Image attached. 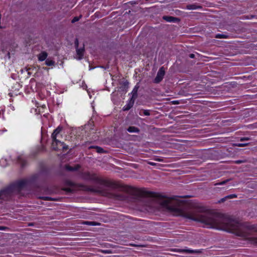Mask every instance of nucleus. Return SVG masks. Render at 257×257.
Wrapping results in <instances>:
<instances>
[{
  "label": "nucleus",
  "mask_w": 257,
  "mask_h": 257,
  "mask_svg": "<svg viewBox=\"0 0 257 257\" xmlns=\"http://www.w3.org/2000/svg\"><path fill=\"white\" fill-rule=\"evenodd\" d=\"M230 180V179H226L224 181L216 183L214 184V185H223L225 184L227 182H228Z\"/></svg>",
  "instance_id": "nucleus-17"
},
{
  "label": "nucleus",
  "mask_w": 257,
  "mask_h": 257,
  "mask_svg": "<svg viewBox=\"0 0 257 257\" xmlns=\"http://www.w3.org/2000/svg\"><path fill=\"white\" fill-rule=\"evenodd\" d=\"M89 179H91V180H96V177L95 176L93 175V176H92L91 177H90L89 178Z\"/></svg>",
  "instance_id": "nucleus-31"
},
{
  "label": "nucleus",
  "mask_w": 257,
  "mask_h": 257,
  "mask_svg": "<svg viewBox=\"0 0 257 257\" xmlns=\"http://www.w3.org/2000/svg\"><path fill=\"white\" fill-rule=\"evenodd\" d=\"M155 160L156 161H159V162H162L163 161V159H162L158 158V157L155 158Z\"/></svg>",
  "instance_id": "nucleus-30"
},
{
  "label": "nucleus",
  "mask_w": 257,
  "mask_h": 257,
  "mask_svg": "<svg viewBox=\"0 0 257 257\" xmlns=\"http://www.w3.org/2000/svg\"><path fill=\"white\" fill-rule=\"evenodd\" d=\"M6 229L5 227L0 226V230H4Z\"/></svg>",
  "instance_id": "nucleus-34"
},
{
  "label": "nucleus",
  "mask_w": 257,
  "mask_h": 257,
  "mask_svg": "<svg viewBox=\"0 0 257 257\" xmlns=\"http://www.w3.org/2000/svg\"><path fill=\"white\" fill-rule=\"evenodd\" d=\"M45 64L47 66H53L55 64V61L52 60L47 59L46 60Z\"/></svg>",
  "instance_id": "nucleus-15"
},
{
  "label": "nucleus",
  "mask_w": 257,
  "mask_h": 257,
  "mask_svg": "<svg viewBox=\"0 0 257 257\" xmlns=\"http://www.w3.org/2000/svg\"><path fill=\"white\" fill-rule=\"evenodd\" d=\"M251 240L253 244L257 245V237H253Z\"/></svg>",
  "instance_id": "nucleus-23"
},
{
  "label": "nucleus",
  "mask_w": 257,
  "mask_h": 257,
  "mask_svg": "<svg viewBox=\"0 0 257 257\" xmlns=\"http://www.w3.org/2000/svg\"><path fill=\"white\" fill-rule=\"evenodd\" d=\"M163 20L170 23H178L180 21L179 18L172 16H163Z\"/></svg>",
  "instance_id": "nucleus-7"
},
{
  "label": "nucleus",
  "mask_w": 257,
  "mask_h": 257,
  "mask_svg": "<svg viewBox=\"0 0 257 257\" xmlns=\"http://www.w3.org/2000/svg\"><path fill=\"white\" fill-rule=\"evenodd\" d=\"M250 139L248 137H243V138H241L240 139V141H248Z\"/></svg>",
  "instance_id": "nucleus-27"
},
{
  "label": "nucleus",
  "mask_w": 257,
  "mask_h": 257,
  "mask_svg": "<svg viewBox=\"0 0 257 257\" xmlns=\"http://www.w3.org/2000/svg\"><path fill=\"white\" fill-rule=\"evenodd\" d=\"M227 197L228 199L235 198L237 197V195L236 194H231L229 195H227Z\"/></svg>",
  "instance_id": "nucleus-21"
},
{
  "label": "nucleus",
  "mask_w": 257,
  "mask_h": 257,
  "mask_svg": "<svg viewBox=\"0 0 257 257\" xmlns=\"http://www.w3.org/2000/svg\"><path fill=\"white\" fill-rule=\"evenodd\" d=\"M75 44V46L76 47V53H77V55L76 56V58L77 59L80 60L82 58L83 56V53H84V48H80V49L78 48V42L77 40H76Z\"/></svg>",
  "instance_id": "nucleus-6"
},
{
  "label": "nucleus",
  "mask_w": 257,
  "mask_h": 257,
  "mask_svg": "<svg viewBox=\"0 0 257 257\" xmlns=\"http://www.w3.org/2000/svg\"><path fill=\"white\" fill-rule=\"evenodd\" d=\"M100 183L105 186L111 188L112 189H116L118 187V185L114 182L109 180H101Z\"/></svg>",
  "instance_id": "nucleus-5"
},
{
  "label": "nucleus",
  "mask_w": 257,
  "mask_h": 257,
  "mask_svg": "<svg viewBox=\"0 0 257 257\" xmlns=\"http://www.w3.org/2000/svg\"><path fill=\"white\" fill-rule=\"evenodd\" d=\"M134 100H130L129 103L127 105H125L123 107V109L124 110H129L132 106H133V105L134 104Z\"/></svg>",
  "instance_id": "nucleus-14"
},
{
  "label": "nucleus",
  "mask_w": 257,
  "mask_h": 257,
  "mask_svg": "<svg viewBox=\"0 0 257 257\" xmlns=\"http://www.w3.org/2000/svg\"><path fill=\"white\" fill-rule=\"evenodd\" d=\"M79 17H74L73 20H72V23H75L76 22H77L78 21H79Z\"/></svg>",
  "instance_id": "nucleus-24"
},
{
  "label": "nucleus",
  "mask_w": 257,
  "mask_h": 257,
  "mask_svg": "<svg viewBox=\"0 0 257 257\" xmlns=\"http://www.w3.org/2000/svg\"><path fill=\"white\" fill-rule=\"evenodd\" d=\"M216 38H226V37L225 36V35H222V34H218L216 35Z\"/></svg>",
  "instance_id": "nucleus-26"
},
{
  "label": "nucleus",
  "mask_w": 257,
  "mask_h": 257,
  "mask_svg": "<svg viewBox=\"0 0 257 257\" xmlns=\"http://www.w3.org/2000/svg\"><path fill=\"white\" fill-rule=\"evenodd\" d=\"M66 169H67V170H68L69 171H73V170L77 169V168H74L72 167L69 166H66Z\"/></svg>",
  "instance_id": "nucleus-22"
},
{
  "label": "nucleus",
  "mask_w": 257,
  "mask_h": 257,
  "mask_svg": "<svg viewBox=\"0 0 257 257\" xmlns=\"http://www.w3.org/2000/svg\"><path fill=\"white\" fill-rule=\"evenodd\" d=\"M95 149L96 150V152L99 153H101L104 152L103 149L99 147H95Z\"/></svg>",
  "instance_id": "nucleus-19"
},
{
  "label": "nucleus",
  "mask_w": 257,
  "mask_h": 257,
  "mask_svg": "<svg viewBox=\"0 0 257 257\" xmlns=\"http://www.w3.org/2000/svg\"><path fill=\"white\" fill-rule=\"evenodd\" d=\"M137 91H138V88L135 87L133 90L132 91V97L131 99V100H134L135 99H136L137 97Z\"/></svg>",
  "instance_id": "nucleus-13"
},
{
  "label": "nucleus",
  "mask_w": 257,
  "mask_h": 257,
  "mask_svg": "<svg viewBox=\"0 0 257 257\" xmlns=\"http://www.w3.org/2000/svg\"><path fill=\"white\" fill-rule=\"evenodd\" d=\"M165 73V71L164 68L163 67H161L157 73L156 77L154 79V83H159L163 79Z\"/></svg>",
  "instance_id": "nucleus-4"
},
{
  "label": "nucleus",
  "mask_w": 257,
  "mask_h": 257,
  "mask_svg": "<svg viewBox=\"0 0 257 257\" xmlns=\"http://www.w3.org/2000/svg\"><path fill=\"white\" fill-rule=\"evenodd\" d=\"M157 201L164 208L171 211H178L184 217L203 223L208 228H214L232 233L239 236L247 237L248 231H257L253 225H248L233 219L229 216L204 211L202 208H198L184 212L178 208V202L171 198L159 197Z\"/></svg>",
  "instance_id": "nucleus-1"
},
{
  "label": "nucleus",
  "mask_w": 257,
  "mask_h": 257,
  "mask_svg": "<svg viewBox=\"0 0 257 257\" xmlns=\"http://www.w3.org/2000/svg\"><path fill=\"white\" fill-rule=\"evenodd\" d=\"M150 165H152V166H154V165H156V163H153V162H149V163Z\"/></svg>",
  "instance_id": "nucleus-35"
},
{
  "label": "nucleus",
  "mask_w": 257,
  "mask_h": 257,
  "mask_svg": "<svg viewBox=\"0 0 257 257\" xmlns=\"http://www.w3.org/2000/svg\"><path fill=\"white\" fill-rule=\"evenodd\" d=\"M241 162H242V161H236V163H238V164H239V163H241Z\"/></svg>",
  "instance_id": "nucleus-36"
},
{
  "label": "nucleus",
  "mask_w": 257,
  "mask_h": 257,
  "mask_svg": "<svg viewBox=\"0 0 257 257\" xmlns=\"http://www.w3.org/2000/svg\"><path fill=\"white\" fill-rule=\"evenodd\" d=\"M248 143H237L236 144V146L238 147H244L248 145Z\"/></svg>",
  "instance_id": "nucleus-20"
},
{
  "label": "nucleus",
  "mask_w": 257,
  "mask_h": 257,
  "mask_svg": "<svg viewBox=\"0 0 257 257\" xmlns=\"http://www.w3.org/2000/svg\"><path fill=\"white\" fill-rule=\"evenodd\" d=\"M201 8H202L201 6H198L196 4H190V5H188L186 6V9L189 10H197V9H201Z\"/></svg>",
  "instance_id": "nucleus-10"
},
{
  "label": "nucleus",
  "mask_w": 257,
  "mask_h": 257,
  "mask_svg": "<svg viewBox=\"0 0 257 257\" xmlns=\"http://www.w3.org/2000/svg\"><path fill=\"white\" fill-rule=\"evenodd\" d=\"M178 251L179 252L187 253H197L200 252L197 250H192L190 249H179Z\"/></svg>",
  "instance_id": "nucleus-8"
},
{
  "label": "nucleus",
  "mask_w": 257,
  "mask_h": 257,
  "mask_svg": "<svg viewBox=\"0 0 257 257\" xmlns=\"http://www.w3.org/2000/svg\"><path fill=\"white\" fill-rule=\"evenodd\" d=\"M18 161L20 163L22 164V166H24L25 164V160L23 156H20L18 157Z\"/></svg>",
  "instance_id": "nucleus-16"
},
{
  "label": "nucleus",
  "mask_w": 257,
  "mask_h": 257,
  "mask_svg": "<svg viewBox=\"0 0 257 257\" xmlns=\"http://www.w3.org/2000/svg\"><path fill=\"white\" fill-rule=\"evenodd\" d=\"M127 131L130 133H139L140 130L139 129L135 126H130L127 128Z\"/></svg>",
  "instance_id": "nucleus-12"
},
{
  "label": "nucleus",
  "mask_w": 257,
  "mask_h": 257,
  "mask_svg": "<svg viewBox=\"0 0 257 257\" xmlns=\"http://www.w3.org/2000/svg\"><path fill=\"white\" fill-rule=\"evenodd\" d=\"M47 53L46 52H42L38 56V59L40 61H43L46 60L47 57Z\"/></svg>",
  "instance_id": "nucleus-11"
},
{
  "label": "nucleus",
  "mask_w": 257,
  "mask_h": 257,
  "mask_svg": "<svg viewBox=\"0 0 257 257\" xmlns=\"http://www.w3.org/2000/svg\"><path fill=\"white\" fill-rule=\"evenodd\" d=\"M189 57L191 58H194L195 57V55L194 54H190Z\"/></svg>",
  "instance_id": "nucleus-33"
},
{
  "label": "nucleus",
  "mask_w": 257,
  "mask_h": 257,
  "mask_svg": "<svg viewBox=\"0 0 257 257\" xmlns=\"http://www.w3.org/2000/svg\"><path fill=\"white\" fill-rule=\"evenodd\" d=\"M6 160L4 159H2L0 160V164L1 165L3 166H4V165H3L2 164L3 163H4Z\"/></svg>",
  "instance_id": "nucleus-32"
},
{
  "label": "nucleus",
  "mask_w": 257,
  "mask_h": 257,
  "mask_svg": "<svg viewBox=\"0 0 257 257\" xmlns=\"http://www.w3.org/2000/svg\"><path fill=\"white\" fill-rule=\"evenodd\" d=\"M28 183V182L26 180H20L10 187L1 191L0 204L4 201L8 200L15 190L19 192L25 188L27 186Z\"/></svg>",
  "instance_id": "nucleus-2"
},
{
  "label": "nucleus",
  "mask_w": 257,
  "mask_h": 257,
  "mask_svg": "<svg viewBox=\"0 0 257 257\" xmlns=\"http://www.w3.org/2000/svg\"><path fill=\"white\" fill-rule=\"evenodd\" d=\"M227 199H228V198L227 197V196H226L222 198L219 202H223Z\"/></svg>",
  "instance_id": "nucleus-28"
},
{
  "label": "nucleus",
  "mask_w": 257,
  "mask_h": 257,
  "mask_svg": "<svg viewBox=\"0 0 257 257\" xmlns=\"http://www.w3.org/2000/svg\"><path fill=\"white\" fill-rule=\"evenodd\" d=\"M43 199H44L45 200H52V199L51 198V197H43Z\"/></svg>",
  "instance_id": "nucleus-29"
},
{
  "label": "nucleus",
  "mask_w": 257,
  "mask_h": 257,
  "mask_svg": "<svg viewBox=\"0 0 257 257\" xmlns=\"http://www.w3.org/2000/svg\"><path fill=\"white\" fill-rule=\"evenodd\" d=\"M61 130V128H60V127H58L56 129H55L53 133L51 135L52 140H55V139H56L58 135L60 133Z\"/></svg>",
  "instance_id": "nucleus-9"
},
{
  "label": "nucleus",
  "mask_w": 257,
  "mask_h": 257,
  "mask_svg": "<svg viewBox=\"0 0 257 257\" xmlns=\"http://www.w3.org/2000/svg\"><path fill=\"white\" fill-rule=\"evenodd\" d=\"M83 224H87V225H95L96 223L94 222H91V221H84L83 222Z\"/></svg>",
  "instance_id": "nucleus-18"
},
{
  "label": "nucleus",
  "mask_w": 257,
  "mask_h": 257,
  "mask_svg": "<svg viewBox=\"0 0 257 257\" xmlns=\"http://www.w3.org/2000/svg\"><path fill=\"white\" fill-rule=\"evenodd\" d=\"M143 113L145 115L148 116L150 115V112L148 110H143Z\"/></svg>",
  "instance_id": "nucleus-25"
},
{
  "label": "nucleus",
  "mask_w": 257,
  "mask_h": 257,
  "mask_svg": "<svg viewBox=\"0 0 257 257\" xmlns=\"http://www.w3.org/2000/svg\"><path fill=\"white\" fill-rule=\"evenodd\" d=\"M52 148L55 151L61 150H67L68 147L63 142H61L59 140L55 139V140H52Z\"/></svg>",
  "instance_id": "nucleus-3"
}]
</instances>
